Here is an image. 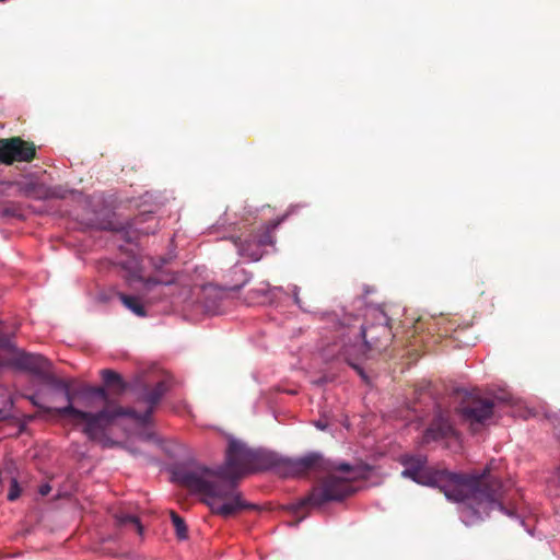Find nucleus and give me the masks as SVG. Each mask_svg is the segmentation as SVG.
<instances>
[{
  "label": "nucleus",
  "mask_w": 560,
  "mask_h": 560,
  "mask_svg": "<svg viewBox=\"0 0 560 560\" xmlns=\"http://www.w3.org/2000/svg\"><path fill=\"white\" fill-rule=\"evenodd\" d=\"M36 156L33 142L20 137L0 139V163L12 165L14 162H32Z\"/></svg>",
  "instance_id": "8"
},
{
  "label": "nucleus",
  "mask_w": 560,
  "mask_h": 560,
  "mask_svg": "<svg viewBox=\"0 0 560 560\" xmlns=\"http://www.w3.org/2000/svg\"><path fill=\"white\" fill-rule=\"evenodd\" d=\"M23 191L27 197H34V198H38V199L52 196L51 194L48 192V190L46 188H44L40 185L34 184V183H30V184L25 185Z\"/></svg>",
  "instance_id": "18"
},
{
  "label": "nucleus",
  "mask_w": 560,
  "mask_h": 560,
  "mask_svg": "<svg viewBox=\"0 0 560 560\" xmlns=\"http://www.w3.org/2000/svg\"><path fill=\"white\" fill-rule=\"evenodd\" d=\"M493 407L491 399L476 394H467L456 411L460 419L468 423L471 431L476 433L492 419Z\"/></svg>",
  "instance_id": "6"
},
{
  "label": "nucleus",
  "mask_w": 560,
  "mask_h": 560,
  "mask_svg": "<svg viewBox=\"0 0 560 560\" xmlns=\"http://www.w3.org/2000/svg\"><path fill=\"white\" fill-rule=\"evenodd\" d=\"M10 417L9 412L3 410V409H0V421L2 420H5Z\"/></svg>",
  "instance_id": "26"
},
{
  "label": "nucleus",
  "mask_w": 560,
  "mask_h": 560,
  "mask_svg": "<svg viewBox=\"0 0 560 560\" xmlns=\"http://www.w3.org/2000/svg\"><path fill=\"white\" fill-rule=\"evenodd\" d=\"M11 348V342L8 338L0 337V349Z\"/></svg>",
  "instance_id": "24"
},
{
  "label": "nucleus",
  "mask_w": 560,
  "mask_h": 560,
  "mask_svg": "<svg viewBox=\"0 0 560 560\" xmlns=\"http://www.w3.org/2000/svg\"><path fill=\"white\" fill-rule=\"evenodd\" d=\"M427 456L407 455L401 458L405 469L401 476L417 483L439 488L454 502L464 503V515L469 522L483 520L498 509L510 517L516 515L515 508H508L505 494L508 485L487 466L481 474H455L445 469L427 466Z\"/></svg>",
  "instance_id": "1"
},
{
  "label": "nucleus",
  "mask_w": 560,
  "mask_h": 560,
  "mask_svg": "<svg viewBox=\"0 0 560 560\" xmlns=\"http://www.w3.org/2000/svg\"><path fill=\"white\" fill-rule=\"evenodd\" d=\"M39 378L47 385H50L51 387L60 392L62 389H66V386L69 384L67 381L58 378L55 374H52L50 372V368H47Z\"/></svg>",
  "instance_id": "16"
},
{
  "label": "nucleus",
  "mask_w": 560,
  "mask_h": 560,
  "mask_svg": "<svg viewBox=\"0 0 560 560\" xmlns=\"http://www.w3.org/2000/svg\"><path fill=\"white\" fill-rule=\"evenodd\" d=\"M161 262H162V265H163V264H167V262H168V259H166V258H162V259H161Z\"/></svg>",
  "instance_id": "27"
},
{
  "label": "nucleus",
  "mask_w": 560,
  "mask_h": 560,
  "mask_svg": "<svg viewBox=\"0 0 560 560\" xmlns=\"http://www.w3.org/2000/svg\"><path fill=\"white\" fill-rule=\"evenodd\" d=\"M101 375L106 386L117 387L119 393L127 389V384L117 372L105 369L101 371Z\"/></svg>",
  "instance_id": "15"
},
{
  "label": "nucleus",
  "mask_w": 560,
  "mask_h": 560,
  "mask_svg": "<svg viewBox=\"0 0 560 560\" xmlns=\"http://www.w3.org/2000/svg\"><path fill=\"white\" fill-rule=\"evenodd\" d=\"M170 385L166 381L158 382L153 387L144 384L141 380H137L133 390L137 394L139 402H144L147 408L144 411H137L133 408L124 407H106L97 412L83 411L73 406L74 394L70 388V384L62 389L68 405L62 408H46L49 413H54L61 418L71 419L73 425L82 427V432L89 440L107 445L109 441L107 431L119 417H130L141 424L150 422L155 407L162 397L168 392Z\"/></svg>",
  "instance_id": "4"
},
{
  "label": "nucleus",
  "mask_w": 560,
  "mask_h": 560,
  "mask_svg": "<svg viewBox=\"0 0 560 560\" xmlns=\"http://www.w3.org/2000/svg\"><path fill=\"white\" fill-rule=\"evenodd\" d=\"M51 491V487L49 483H44L39 487L38 492L40 495L45 497Z\"/></svg>",
  "instance_id": "23"
},
{
  "label": "nucleus",
  "mask_w": 560,
  "mask_h": 560,
  "mask_svg": "<svg viewBox=\"0 0 560 560\" xmlns=\"http://www.w3.org/2000/svg\"><path fill=\"white\" fill-rule=\"evenodd\" d=\"M341 355L345 358L347 363L361 375H363V370L360 365L361 362L375 357L373 351H368L364 341L345 343L341 349Z\"/></svg>",
  "instance_id": "11"
},
{
  "label": "nucleus",
  "mask_w": 560,
  "mask_h": 560,
  "mask_svg": "<svg viewBox=\"0 0 560 560\" xmlns=\"http://www.w3.org/2000/svg\"><path fill=\"white\" fill-rule=\"evenodd\" d=\"M128 229L138 235L154 234L160 230V220L151 212H142L128 222Z\"/></svg>",
  "instance_id": "12"
},
{
  "label": "nucleus",
  "mask_w": 560,
  "mask_h": 560,
  "mask_svg": "<svg viewBox=\"0 0 560 560\" xmlns=\"http://www.w3.org/2000/svg\"><path fill=\"white\" fill-rule=\"evenodd\" d=\"M5 350L10 351V357H0V366H13L19 370L28 371L38 377H40L47 368L51 366L50 362L40 354L20 351L12 345L11 348H7Z\"/></svg>",
  "instance_id": "9"
},
{
  "label": "nucleus",
  "mask_w": 560,
  "mask_h": 560,
  "mask_svg": "<svg viewBox=\"0 0 560 560\" xmlns=\"http://www.w3.org/2000/svg\"><path fill=\"white\" fill-rule=\"evenodd\" d=\"M85 392L89 395H93L102 399L106 404L104 408H106L107 406L110 408L119 407L118 405L109 404L108 394L103 387H88Z\"/></svg>",
  "instance_id": "20"
},
{
  "label": "nucleus",
  "mask_w": 560,
  "mask_h": 560,
  "mask_svg": "<svg viewBox=\"0 0 560 560\" xmlns=\"http://www.w3.org/2000/svg\"><path fill=\"white\" fill-rule=\"evenodd\" d=\"M117 526H131L138 534H142L143 526L136 515L129 514L125 511H118L114 514Z\"/></svg>",
  "instance_id": "13"
},
{
  "label": "nucleus",
  "mask_w": 560,
  "mask_h": 560,
  "mask_svg": "<svg viewBox=\"0 0 560 560\" xmlns=\"http://www.w3.org/2000/svg\"><path fill=\"white\" fill-rule=\"evenodd\" d=\"M371 323L361 327L360 336L365 342L368 351H373L374 354H380L385 350L393 340L392 328L389 326V318L387 315L380 311H374L371 315ZM359 337V334H355Z\"/></svg>",
  "instance_id": "7"
},
{
  "label": "nucleus",
  "mask_w": 560,
  "mask_h": 560,
  "mask_svg": "<svg viewBox=\"0 0 560 560\" xmlns=\"http://www.w3.org/2000/svg\"><path fill=\"white\" fill-rule=\"evenodd\" d=\"M453 435H455V429L450 420L448 415L439 411L428 429L424 431L421 443L429 444L430 442L451 438Z\"/></svg>",
  "instance_id": "10"
},
{
  "label": "nucleus",
  "mask_w": 560,
  "mask_h": 560,
  "mask_svg": "<svg viewBox=\"0 0 560 560\" xmlns=\"http://www.w3.org/2000/svg\"><path fill=\"white\" fill-rule=\"evenodd\" d=\"M446 325H447V327H445V328H444L445 334H447V332H448V331H451V330H453L454 332H456V331H457V330L453 327V326H454V324H453L451 320H448V322L446 323Z\"/></svg>",
  "instance_id": "25"
},
{
  "label": "nucleus",
  "mask_w": 560,
  "mask_h": 560,
  "mask_svg": "<svg viewBox=\"0 0 560 560\" xmlns=\"http://www.w3.org/2000/svg\"><path fill=\"white\" fill-rule=\"evenodd\" d=\"M171 520L175 527L176 536L179 539H186L188 536V529L184 518H182L176 512L171 511Z\"/></svg>",
  "instance_id": "17"
},
{
  "label": "nucleus",
  "mask_w": 560,
  "mask_h": 560,
  "mask_svg": "<svg viewBox=\"0 0 560 560\" xmlns=\"http://www.w3.org/2000/svg\"><path fill=\"white\" fill-rule=\"evenodd\" d=\"M119 300L128 310H130L137 316H139V317L147 316V311H145L143 304L140 302L139 298L133 296V295H128L125 293H119Z\"/></svg>",
  "instance_id": "14"
},
{
  "label": "nucleus",
  "mask_w": 560,
  "mask_h": 560,
  "mask_svg": "<svg viewBox=\"0 0 560 560\" xmlns=\"http://www.w3.org/2000/svg\"><path fill=\"white\" fill-rule=\"evenodd\" d=\"M252 457L253 448L231 438L222 465L215 469L202 465L178 469L174 478L191 493L202 495V502L213 514L228 518L243 510L256 509L237 490V481L250 472Z\"/></svg>",
  "instance_id": "2"
},
{
  "label": "nucleus",
  "mask_w": 560,
  "mask_h": 560,
  "mask_svg": "<svg viewBox=\"0 0 560 560\" xmlns=\"http://www.w3.org/2000/svg\"><path fill=\"white\" fill-rule=\"evenodd\" d=\"M275 469L284 476L304 477L308 474L324 472L326 476L310 494L302 499L301 505L320 506L330 501H341L353 492L352 478L340 474H351L349 464L335 465L319 453H310L298 458L282 457L265 448H253L252 471Z\"/></svg>",
  "instance_id": "3"
},
{
  "label": "nucleus",
  "mask_w": 560,
  "mask_h": 560,
  "mask_svg": "<svg viewBox=\"0 0 560 560\" xmlns=\"http://www.w3.org/2000/svg\"><path fill=\"white\" fill-rule=\"evenodd\" d=\"M273 223L260 224L243 232L238 236H232L231 241L237 248V254L249 261H258L265 255L266 246L273 244Z\"/></svg>",
  "instance_id": "5"
},
{
  "label": "nucleus",
  "mask_w": 560,
  "mask_h": 560,
  "mask_svg": "<svg viewBox=\"0 0 560 560\" xmlns=\"http://www.w3.org/2000/svg\"><path fill=\"white\" fill-rule=\"evenodd\" d=\"M21 487L15 478L11 479L10 489L8 493L9 501H15L21 494Z\"/></svg>",
  "instance_id": "21"
},
{
  "label": "nucleus",
  "mask_w": 560,
  "mask_h": 560,
  "mask_svg": "<svg viewBox=\"0 0 560 560\" xmlns=\"http://www.w3.org/2000/svg\"><path fill=\"white\" fill-rule=\"evenodd\" d=\"M132 277L137 278L140 281H143V291L145 293L151 292L155 285H159V284H171L173 282V280L163 281V280L158 279V278H147V279H143L142 277L137 276L135 271L132 272Z\"/></svg>",
  "instance_id": "19"
},
{
  "label": "nucleus",
  "mask_w": 560,
  "mask_h": 560,
  "mask_svg": "<svg viewBox=\"0 0 560 560\" xmlns=\"http://www.w3.org/2000/svg\"><path fill=\"white\" fill-rule=\"evenodd\" d=\"M27 398H28V400L32 402V405H33V406H35V407H37V408H39V409H40L42 411H44V412L49 413V412L46 410V408H47V407H46V406H44V405H40V404L38 402V400L36 399V397H35V396H28Z\"/></svg>",
  "instance_id": "22"
}]
</instances>
